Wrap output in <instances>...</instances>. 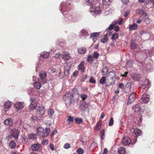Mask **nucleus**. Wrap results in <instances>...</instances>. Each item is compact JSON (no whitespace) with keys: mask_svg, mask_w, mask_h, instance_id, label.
<instances>
[{"mask_svg":"<svg viewBox=\"0 0 154 154\" xmlns=\"http://www.w3.org/2000/svg\"><path fill=\"white\" fill-rule=\"evenodd\" d=\"M39 78L38 81L35 82L33 84L34 87L36 89H39L42 85L45 83L46 82V78L47 76L46 72L43 71L40 72L39 74Z\"/></svg>","mask_w":154,"mask_h":154,"instance_id":"f257e3e1","label":"nucleus"},{"mask_svg":"<svg viewBox=\"0 0 154 154\" xmlns=\"http://www.w3.org/2000/svg\"><path fill=\"white\" fill-rule=\"evenodd\" d=\"M49 128H46L45 130L42 127H39L37 129V134L41 137H47L49 134L50 132Z\"/></svg>","mask_w":154,"mask_h":154,"instance_id":"f03ea898","label":"nucleus"},{"mask_svg":"<svg viewBox=\"0 0 154 154\" xmlns=\"http://www.w3.org/2000/svg\"><path fill=\"white\" fill-rule=\"evenodd\" d=\"M73 98V94L68 92L63 96V99L66 101V104L69 106L72 103V99Z\"/></svg>","mask_w":154,"mask_h":154,"instance_id":"7ed1b4c3","label":"nucleus"},{"mask_svg":"<svg viewBox=\"0 0 154 154\" xmlns=\"http://www.w3.org/2000/svg\"><path fill=\"white\" fill-rule=\"evenodd\" d=\"M10 133L11 135L15 139L18 138L19 134V131L18 129L16 128H14L10 131Z\"/></svg>","mask_w":154,"mask_h":154,"instance_id":"20e7f679","label":"nucleus"},{"mask_svg":"<svg viewBox=\"0 0 154 154\" xmlns=\"http://www.w3.org/2000/svg\"><path fill=\"white\" fill-rule=\"evenodd\" d=\"M100 8L99 7L95 8L94 9L93 8H91L89 12L93 13L92 15L94 16H96L97 14H99L100 13L101 11H100Z\"/></svg>","mask_w":154,"mask_h":154,"instance_id":"39448f33","label":"nucleus"},{"mask_svg":"<svg viewBox=\"0 0 154 154\" xmlns=\"http://www.w3.org/2000/svg\"><path fill=\"white\" fill-rule=\"evenodd\" d=\"M124 145H128L131 143V140L130 138L128 137H125L122 140Z\"/></svg>","mask_w":154,"mask_h":154,"instance_id":"423d86ee","label":"nucleus"},{"mask_svg":"<svg viewBox=\"0 0 154 154\" xmlns=\"http://www.w3.org/2000/svg\"><path fill=\"white\" fill-rule=\"evenodd\" d=\"M45 109L43 106L39 107L37 110L36 112L38 114L41 115H43L45 114Z\"/></svg>","mask_w":154,"mask_h":154,"instance_id":"0eeeda50","label":"nucleus"},{"mask_svg":"<svg viewBox=\"0 0 154 154\" xmlns=\"http://www.w3.org/2000/svg\"><path fill=\"white\" fill-rule=\"evenodd\" d=\"M24 106L23 102H17L15 104V107L17 110H20L23 108Z\"/></svg>","mask_w":154,"mask_h":154,"instance_id":"6e6552de","label":"nucleus"},{"mask_svg":"<svg viewBox=\"0 0 154 154\" xmlns=\"http://www.w3.org/2000/svg\"><path fill=\"white\" fill-rule=\"evenodd\" d=\"M68 17V19L69 20L72 21L77 22L79 19L78 17L75 14H72V15H69Z\"/></svg>","mask_w":154,"mask_h":154,"instance_id":"1a4fd4ad","label":"nucleus"},{"mask_svg":"<svg viewBox=\"0 0 154 154\" xmlns=\"http://www.w3.org/2000/svg\"><path fill=\"white\" fill-rule=\"evenodd\" d=\"M150 97L149 95L144 94L142 96L141 100L145 103H147L149 100Z\"/></svg>","mask_w":154,"mask_h":154,"instance_id":"9d476101","label":"nucleus"},{"mask_svg":"<svg viewBox=\"0 0 154 154\" xmlns=\"http://www.w3.org/2000/svg\"><path fill=\"white\" fill-rule=\"evenodd\" d=\"M135 94L134 93H132L129 97L128 101V104L131 103L135 100Z\"/></svg>","mask_w":154,"mask_h":154,"instance_id":"9b49d317","label":"nucleus"},{"mask_svg":"<svg viewBox=\"0 0 154 154\" xmlns=\"http://www.w3.org/2000/svg\"><path fill=\"white\" fill-rule=\"evenodd\" d=\"M85 62L84 61H82L79 64L78 66V69L80 70L81 72H84L85 68L84 67Z\"/></svg>","mask_w":154,"mask_h":154,"instance_id":"f8f14e48","label":"nucleus"},{"mask_svg":"<svg viewBox=\"0 0 154 154\" xmlns=\"http://www.w3.org/2000/svg\"><path fill=\"white\" fill-rule=\"evenodd\" d=\"M4 123L6 125L11 126L13 124V121L11 118H8L5 120Z\"/></svg>","mask_w":154,"mask_h":154,"instance_id":"ddd939ff","label":"nucleus"},{"mask_svg":"<svg viewBox=\"0 0 154 154\" xmlns=\"http://www.w3.org/2000/svg\"><path fill=\"white\" fill-rule=\"evenodd\" d=\"M86 51V48L85 47H81L77 49V52L79 54H84Z\"/></svg>","mask_w":154,"mask_h":154,"instance_id":"4468645a","label":"nucleus"},{"mask_svg":"<svg viewBox=\"0 0 154 154\" xmlns=\"http://www.w3.org/2000/svg\"><path fill=\"white\" fill-rule=\"evenodd\" d=\"M70 5V3L68 2H66V4H63V3H62L60 6V8H61L60 10H63L64 9L67 8L68 6Z\"/></svg>","mask_w":154,"mask_h":154,"instance_id":"2eb2a0df","label":"nucleus"},{"mask_svg":"<svg viewBox=\"0 0 154 154\" xmlns=\"http://www.w3.org/2000/svg\"><path fill=\"white\" fill-rule=\"evenodd\" d=\"M138 27V25L135 23H134L132 25H129V29L130 31H133L136 30Z\"/></svg>","mask_w":154,"mask_h":154,"instance_id":"dca6fc26","label":"nucleus"},{"mask_svg":"<svg viewBox=\"0 0 154 154\" xmlns=\"http://www.w3.org/2000/svg\"><path fill=\"white\" fill-rule=\"evenodd\" d=\"M37 106V102L33 101L31 102V104L29 105V108L30 109L33 110L35 109Z\"/></svg>","mask_w":154,"mask_h":154,"instance_id":"f3484780","label":"nucleus"},{"mask_svg":"<svg viewBox=\"0 0 154 154\" xmlns=\"http://www.w3.org/2000/svg\"><path fill=\"white\" fill-rule=\"evenodd\" d=\"M40 147V144L38 143L34 144L31 146V149L33 151H36L38 150Z\"/></svg>","mask_w":154,"mask_h":154,"instance_id":"a211bd4d","label":"nucleus"},{"mask_svg":"<svg viewBox=\"0 0 154 154\" xmlns=\"http://www.w3.org/2000/svg\"><path fill=\"white\" fill-rule=\"evenodd\" d=\"M99 35L98 33L95 32L91 34V38L92 39L94 42L97 39V37Z\"/></svg>","mask_w":154,"mask_h":154,"instance_id":"6ab92c4d","label":"nucleus"},{"mask_svg":"<svg viewBox=\"0 0 154 154\" xmlns=\"http://www.w3.org/2000/svg\"><path fill=\"white\" fill-rule=\"evenodd\" d=\"M63 58L64 60H67L70 59L69 54L66 52L63 53Z\"/></svg>","mask_w":154,"mask_h":154,"instance_id":"aec40b11","label":"nucleus"},{"mask_svg":"<svg viewBox=\"0 0 154 154\" xmlns=\"http://www.w3.org/2000/svg\"><path fill=\"white\" fill-rule=\"evenodd\" d=\"M140 104H141L142 103L137 104L133 107V109L134 110V112H137L140 111Z\"/></svg>","mask_w":154,"mask_h":154,"instance_id":"412c9836","label":"nucleus"},{"mask_svg":"<svg viewBox=\"0 0 154 154\" xmlns=\"http://www.w3.org/2000/svg\"><path fill=\"white\" fill-rule=\"evenodd\" d=\"M134 134L137 137H138L142 134L141 131L137 128L134 129Z\"/></svg>","mask_w":154,"mask_h":154,"instance_id":"4be33fe9","label":"nucleus"},{"mask_svg":"<svg viewBox=\"0 0 154 154\" xmlns=\"http://www.w3.org/2000/svg\"><path fill=\"white\" fill-rule=\"evenodd\" d=\"M118 152L119 154H125V149L123 147H120L119 148Z\"/></svg>","mask_w":154,"mask_h":154,"instance_id":"5701e85b","label":"nucleus"},{"mask_svg":"<svg viewBox=\"0 0 154 154\" xmlns=\"http://www.w3.org/2000/svg\"><path fill=\"white\" fill-rule=\"evenodd\" d=\"M112 0H103V4L104 5L108 6L112 2Z\"/></svg>","mask_w":154,"mask_h":154,"instance_id":"b1692460","label":"nucleus"},{"mask_svg":"<svg viewBox=\"0 0 154 154\" xmlns=\"http://www.w3.org/2000/svg\"><path fill=\"white\" fill-rule=\"evenodd\" d=\"M119 37L118 34L116 32H114L112 35V37L111 39L112 41H116Z\"/></svg>","mask_w":154,"mask_h":154,"instance_id":"393cba45","label":"nucleus"},{"mask_svg":"<svg viewBox=\"0 0 154 154\" xmlns=\"http://www.w3.org/2000/svg\"><path fill=\"white\" fill-rule=\"evenodd\" d=\"M74 117L72 116H69L68 117L66 120V122L69 125H70L73 121Z\"/></svg>","mask_w":154,"mask_h":154,"instance_id":"a878e982","label":"nucleus"},{"mask_svg":"<svg viewBox=\"0 0 154 154\" xmlns=\"http://www.w3.org/2000/svg\"><path fill=\"white\" fill-rule=\"evenodd\" d=\"M85 1L88 4V5H90L91 8H93L94 2L93 0H85Z\"/></svg>","mask_w":154,"mask_h":154,"instance_id":"bb28decb","label":"nucleus"},{"mask_svg":"<svg viewBox=\"0 0 154 154\" xmlns=\"http://www.w3.org/2000/svg\"><path fill=\"white\" fill-rule=\"evenodd\" d=\"M11 104L9 101L5 102L4 103V106L5 108L8 109L10 107Z\"/></svg>","mask_w":154,"mask_h":154,"instance_id":"cd10ccee","label":"nucleus"},{"mask_svg":"<svg viewBox=\"0 0 154 154\" xmlns=\"http://www.w3.org/2000/svg\"><path fill=\"white\" fill-rule=\"evenodd\" d=\"M116 76V74L115 72L112 71L110 72L108 76L111 79H113L115 78Z\"/></svg>","mask_w":154,"mask_h":154,"instance_id":"c85d7f7f","label":"nucleus"},{"mask_svg":"<svg viewBox=\"0 0 154 154\" xmlns=\"http://www.w3.org/2000/svg\"><path fill=\"white\" fill-rule=\"evenodd\" d=\"M108 68L106 66H105L103 68L102 72V73L103 75H105L108 72Z\"/></svg>","mask_w":154,"mask_h":154,"instance_id":"c756f323","label":"nucleus"},{"mask_svg":"<svg viewBox=\"0 0 154 154\" xmlns=\"http://www.w3.org/2000/svg\"><path fill=\"white\" fill-rule=\"evenodd\" d=\"M108 40V38L107 36L106 35H105L103 38L101 40V42L103 43H105Z\"/></svg>","mask_w":154,"mask_h":154,"instance_id":"7c9ffc66","label":"nucleus"},{"mask_svg":"<svg viewBox=\"0 0 154 154\" xmlns=\"http://www.w3.org/2000/svg\"><path fill=\"white\" fill-rule=\"evenodd\" d=\"M9 146L11 149L14 148L16 146V144L15 142L13 141H11L9 143Z\"/></svg>","mask_w":154,"mask_h":154,"instance_id":"2f4dec72","label":"nucleus"},{"mask_svg":"<svg viewBox=\"0 0 154 154\" xmlns=\"http://www.w3.org/2000/svg\"><path fill=\"white\" fill-rule=\"evenodd\" d=\"M21 142L23 143H26L28 141V139L25 136H23L21 138Z\"/></svg>","mask_w":154,"mask_h":154,"instance_id":"473e14b6","label":"nucleus"},{"mask_svg":"<svg viewBox=\"0 0 154 154\" xmlns=\"http://www.w3.org/2000/svg\"><path fill=\"white\" fill-rule=\"evenodd\" d=\"M136 12L138 14H144L145 15V16H146V15H147V14L145 13L144 11L141 9H138L137 10Z\"/></svg>","mask_w":154,"mask_h":154,"instance_id":"72a5a7b5","label":"nucleus"},{"mask_svg":"<svg viewBox=\"0 0 154 154\" xmlns=\"http://www.w3.org/2000/svg\"><path fill=\"white\" fill-rule=\"evenodd\" d=\"M75 121L76 123L79 124H81L83 122L82 119L79 118L75 119Z\"/></svg>","mask_w":154,"mask_h":154,"instance_id":"f704fd0d","label":"nucleus"},{"mask_svg":"<svg viewBox=\"0 0 154 154\" xmlns=\"http://www.w3.org/2000/svg\"><path fill=\"white\" fill-rule=\"evenodd\" d=\"M149 53V56H152L154 55V49L151 48L150 50H148L146 51Z\"/></svg>","mask_w":154,"mask_h":154,"instance_id":"c9c22d12","label":"nucleus"},{"mask_svg":"<svg viewBox=\"0 0 154 154\" xmlns=\"http://www.w3.org/2000/svg\"><path fill=\"white\" fill-rule=\"evenodd\" d=\"M49 52H44L41 55V56L43 57L44 58H47L49 56Z\"/></svg>","mask_w":154,"mask_h":154,"instance_id":"e433bc0d","label":"nucleus"},{"mask_svg":"<svg viewBox=\"0 0 154 154\" xmlns=\"http://www.w3.org/2000/svg\"><path fill=\"white\" fill-rule=\"evenodd\" d=\"M133 76L134 79L136 80H139L140 78V74H135Z\"/></svg>","mask_w":154,"mask_h":154,"instance_id":"4c0bfd02","label":"nucleus"},{"mask_svg":"<svg viewBox=\"0 0 154 154\" xmlns=\"http://www.w3.org/2000/svg\"><path fill=\"white\" fill-rule=\"evenodd\" d=\"M106 82V77L103 76L100 80V84H104Z\"/></svg>","mask_w":154,"mask_h":154,"instance_id":"58836bf2","label":"nucleus"},{"mask_svg":"<svg viewBox=\"0 0 154 154\" xmlns=\"http://www.w3.org/2000/svg\"><path fill=\"white\" fill-rule=\"evenodd\" d=\"M87 60L89 63H92V62L94 60L92 56L91 55H90L88 56Z\"/></svg>","mask_w":154,"mask_h":154,"instance_id":"ea45409f","label":"nucleus"},{"mask_svg":"<svg viewBox=\"0 0 154 154\" xmlns=\"http://www.w3.org/2000/svg\"><path fill=\"white\" fill-rule=\"evenodd\" d=\"M41 118H38L35 116H32L31 117V120L33 121H36L38 122L41 119Z\"/></svg>","mask_w":154,"mask_h":154,"instance_id":"a19ab883","label":"nucleus"},{"mask_svg":"<svg viewBox=\"0 0 154 154\" xmlns=\"http://www.w3.org/2000/svg\"><path fill=\"white\" fill-rule=\"evenodd\" d=\"M69 68L67 67V66H65L64 68V74L65 75H67L68 73Z\"/></svg>","mask_w":154,"mask_h":154,"instance_id":"79ce46f5","label":"nucleus"},{"mask_svg":"<svg viewBox=\"0 0 154 154\" xmlns=\"http://www.w3.org/2000/svg\"><path fill=\"white\" fill-rule=\"evenodd\" d=\"M100 135L101 139L102 140L103 139L104 136V131L103 130H101L100 133Z\"/></svg>","mask_w":154,"mask_h":154,"instance_id":"37998d69","label":"nucleus"},{"mask_svg":"<svg viewBox=\"0 0 154 154\" xmlns=\"http://www.w3.org/2000/svg\"><path fill=\"white\" fill-rule=\"evenodd\" d=\"M80 108L82 110H84L87 108L86 106L84 103H82L80 106Z\"/></svg>","mask_w":154,"mask_h":154,"instance_id":"c03bdc74","label":"nucleus"},{"mask_svg":"<svg viewBox=\"0 0 154 154\" xmlns=\"http://www.w3.org/2000/svg\"><path fill=\"white\" fill-rule=\"evenodd\" d=\"M54 113V111L52 109H50L48 111V114L50 116H52Z\"/></svg>","mask_w":154,"mask_h":154,"instance_id":"a18cd8bd","label":"nucleus"},{"mask_svg":"<svg viewBox=\"0 0 154 154\" xmlns=\"http://www.w3.org/2000/svg\"><path fill=\"white\" fill-rule=\"evenodd\" d=\"M83 35L85 36H87L88 35V32L85 29H83L81 31Z\"/></svg>","mask_w":154,"mask_h":154,"instance_id":"49530a36","label":"nucleus"},{"mask_svg":"<svg viewBox=\"0 0 154 154\" xmlns=\"http://www.w3.org/2000/svg\"><path fill=\"white\" fill-rule=\"evenodd\" d=\"M77 152L78 154H83L84 152V151L81 148H79L77 150Z\"/></svg>","mask_w":154,"mask_h":154,"instance_id":"de8ad7c7","label":"nucleus"},{"mask_svg":"<svg viewBox=\"0 0 154 154\" xmlns=\"http://www.w3.org/2000/svg\"><path fill=\"white\" fill-rule=\"evenodd\" d=\"M36 136L35 134H30L29 135V138L32 140H33L35 138Z\"/></svg>","mask_w":154,"mask_h":154,"instance_id":"09e8293b","label":"nucleus"},{"mask_svg":"<svg viewBox=\"0 0 154 154\" xmlns=\"http://www.w3.org/2000/svg\"><path fill=\"white\" fill-rule=\"evenodd\" d=\"M80 97L83 100H84L88 97L87 95L84 94H81L80 95Z\"/></svg>","mask_w":154,"mask_h":154,"instance_id":"8fccbe9b","label":"nucleus"},{"mask_svg":"<svg viewBox=\"0 0 154 154\" xmlns=\"http://www.w3.org/2000/svg\"><path fill=\"white\" fill-rule=\"evenodd\" d=\"M117 23L115 22H114L113 24H111L109 27L108 28V29L109 30H112L113 29L115 25Z\"/></svg>","mask_w":154,"mask_h":154,"instance_id":"3c124183","label":"nucleus"},{"mask_svg":"<svg viewBox=\"0 0 154 154\" xmlns=\"http://www.w3.org/2000/svg\"><path fill=\"white\" fill-rule=\"evenodd\" d=\"M101 125V123L100 122H99L96 125L95 127V129L97 131H98L100 128V126Z\"/></svg>","mask_w":154,"mask_h":154,"instance_id":"603ef678","label":"nucleus"},{"mask_svg":"<svg viewBox=\"0 0 154 154\" xmlns=\"http://www.w3.org/2000/svg\"><path fill=\"white\" fill-rule=\"evenodd\" d=\"M114 120L112 117H111L109 119V126H112L113 124Z\"/></svg>","mask_w":154,"mask_h":154,"instance_id":"864d4df0","label":"nucleus"},{"mask_svg":"<svg viewBox=\"0 0 154 154\" xmlns=\"http://www.w3.org/2000/svg\"><path fill=\"white\" fill-rule=\"evenodd\" d=\"M99 54L96 51L94 52L93 55V57L94 58L97 59L99 57Z\"/></svg>","mask_w":154,"mask_h":154,"instance_id":"5fc2aeb1","label":"nucleus"},{"mask_svg":"<svg viewBox=\"0 0 154 154\" xmlns=\"http://www.w3.org/2000/svg\"><path fill=\"white\" fill-rule=\"evenodd\" d=\"M150 82H149V81L148 79H146L145 80L143 84V85H144L146 86L147 85H148L149 84Z\"/></svg>","mask_w":154,"mask_h":154,"instance_id":"6e6d98bb","label":"nucleus"},{"mask_svg":"<svg viewBox=\"0 0 154 154\" xmlns=\"http://www.w3.org/2000/svg\"><path fill=\"white\" fill-rule=\"evenodd\" d=\"M64 148L65 149H68L70 147V144L69 143H65L63 146Z\"/></svg>","mask_w":154,"mask_h":154,"instance_id":"4d7b16f0","label":"nucleus"},{"mask_svg":"<svg viewBox=\"0 0 154 154\" xmlns=\"http://www.w3.org/2000/svg\"><path fill=\"white\" fill-rule=\"evenodd\" d=\"M89 82L91 83H94L95 82V81L94 78L91 76L90 78Z\"/></svg>","mask_w":154,"mask_h":154,"instance_id":"13d9d810","label":"nucleus"},{"mask_svg":"<svg viewBox=\"0 0 154 154\" xmlns=\"http://www.w3.org/2000/svg\"><path fill=\"white\" fill-rule=\"evenodd\" d=\"M48 143V141L47 140H43L42 141V145H46Z\"/></svg>","mask_w":154,"mask_h":154,"instance_id":"bf43d9fd","label":"nucleus"},{"mask_svg":"<svg viewBox=\"0 0 154 154\" xmlns=\"http://www.w3.org/2000/svg\"><path fill=\"white\" fill-rule=\"evenodd\" d=\"M87 75H83L81 78V81L82 82L84 81L87 78Z\"/></svg>","mask_w":154,"mask_h":154,"instance_id":"052dcab7","label":"nucleus"},{"mask_svg":"<svg viewBox=\"0 0 154 154\" xmlns=\"http://www.w3.org/2000/svg\"><path fill=\"white\" fill-rule=\"evenodd\" d=\"M151 3V1H150V0H146L144 2L145 5L150 4Z\"/></svg>","mask_w":154,"mask_h":154,"instance_id":"680f3d73","label":"nucleus"},{"mask_svg":"<svg viewBox=\"0 0 154 154\" xmlns=\"http://www.w3.org/2000/svg\"><path fill=\"white\" fill-rule=\"evenodd\" d=\"M78 72L77 71H75L73 73V75L74 77H77L78 75Z\"/></svg>","mask_w":154,"mask_h":154,"instance_id":"e2e57ef3","label":"nucleus"},{"mask_svg":"<svg viewBox=\"0 0 154 154\" xmlns=\"http://www.w3.org/2000/svg\"><path fill=\"white\" fill-rule=\"evenodd\" d=\"M57 130H54L53 131L51 134V137H53L54 135V134H56L57 133Z\"/></svg>","mask_w":154,"mask_h":154,"instance_id":"0e129e2a","label":"nucleus"},{"mask_svg":"<svg viewBox=\"0 0 154 154\" xmlns=\"http://www.w3.org/2000/svg\"><path fill=\"white\" fill-rule=\"evenodd\" d=\"M114 30L115 31L118 32L119 30V27L118 26H116L114 27Z\"/></svg>","mask_w":154,"mask_h":154,"instance_id":"69168bd1","label":"nucleus"},{"mask_svg":"<svg viewBox=\"0 0 154 154\" xmlns=\"http://www.w3.org/2000/svg\"><path fill=\"white\" fill-rule=\"evenodd\" d=\"M111 30H108L107 31L106 34L105 35H106L107 36H109L112 34V32L110 31Z\"/></svg>","mask_w":154,"mask_h":154,"instance_id":"338daca9","label":"nucleus"},{"mask_svg":"<svg viewBox=\"0 0 154 154\" xmlns=\"http://www.w3.org/2000/svg\"><path fill=\"white\" fill-rule=\"evenodd\" d=\"M108 153V150L106 148H105L104 149L103 152L102 154H107Z\"/></svg>","mask_w":154,"mask_h":154,"instance_id":"774afa93","label":"nucleus"}]
</instances>
